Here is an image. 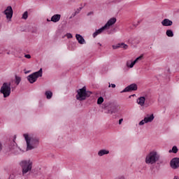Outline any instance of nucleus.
<instances>
[{"mask_svg":"<svg viewBox=\"0 0 179 179\" xmlns=\"http://www.w3.org/2000/svg\"><path fill=\"white\" fill-rule=\"evenodd\" d=\"M24 138L27 142V150H33L40 145V138L37 137H29V134H24Z\"/></svg>","mask_w":179,"mask_h":179,"instance_id":"nucleus-1","label":"nucleus"},{"mask_svg":"<svg viewBox=\"0 0 179 179\" xmlns=\"http://www.w3.org/2000/svg\"><path fill=\"white\" fill-rule=\"evenodd\" d=\"M160 160V155L156 151L150 152L145 157L146 164H155Z\"/></svg>","mask_w":179,"mask_h":179,"instance_id":"nucleus-2","label":"nucleus"},{"mask_svg":"<svg viewBox=\"0 0 179 179\" xmlns=\"http://www.w3.org/2000/svg\"><path fill=\"white\" fill-rule=\"evenodd\" d=\"M20 166L22 168V176H24V174H27L29 171H31V169H33V162L30 159L23 160L20 162Z\"/></svg>","mask_w":179,"mask_h":179,"instance_id":"nucleus-3","label":"nucleus"},{"mask_svg":"<svg viewBox=\"0 0 179 179\" xmlns=\"http://www.w3.org/2000/svg\"><path fill=\"white\" fill-rule=\"evenodd\" d=\"M77 93L76 99L79 101H83L87 97H90L92 95V92L86 90V86L78 90Z\"/></svg>","mask_w":179,"mask_h":179,"instance_id":"nucleus-4","label":"nucleus"},{"mask_svg":"<svg viewBox=\"0 0 179 179\" xmlns=\"http://www.w3.org/2000/svg\"><path fill=\"white\" fill-rule=\"evenodd\" d=\"M43 76V69H40L39 71H36L29 76H27V80L29 83H34L37 81L38 78H41Z\"/></svg>","mask_w":179,"mask_h":179,"instance_id":"nucleus-5","label":"nucleus"},{"mask_svg":"<svg viewBox=\"0 0 179 179\" xmlns=\"http://www.w3.org/2000/svg\"><path fill=\"white\" fill-rule=\"evenodd\" d=\"M0 92L3 94V97H9L10 96V83H4L1 87Z\"/></svg>","mask_w":179,"mask_h":179,"instance_id":"nucleus-6","label":"nucleus"},{"mask_svg":"<svg viewBox=\"0 0 179 179\" xmlns=\"http://www.w3.org/2000/svg\"><path fill=\"white\" fill-rule=\"evenodd\" d=\"M16 136H14V138L13 141L10 142V144L9 145V149L10 152L11 153H14V155H17L19 153V147H17V144L16 143Z\"/></svg>","mask_w":179,"mask_h":179,"instance_id":"nucleus-7","label":"nucleus"},{"mask_svg":"<svg viewBox=\"0 0 179 179\" xmlns=\"http://www.w3.org/2000/svg\"><path fill=\"white\" fill-rule=\"evenodd\" d=\"M105 110H106V114H115L118 113V108L114 104H110L109 106H106Z\"/></svg>","mask_w":179,"mask_h":179,"instance_id":"nucleus-8","label":"nucleus"},{"mask_svg":"<svg viewBox=\"0 0 179 179\" xmlns=\"http://www.w3.org/2000/svg\"><path fill=\"white\" fill-rule=\"evenodd\" d=\"M138 90V85L135 83L131 84L130 85L126 87L120 93H127L129 92H134Z\"/></svg>","mask_w":179,"mask_h":179,"instance_id":"nucleus-9","label":"nucleus"},{"mask_svg":"<svg viewBox=\"0 0 179 179\" xmlns=\"http://www.w3.org/2000/svg\"><path fill=\"white\" fill-rule=\"evenodd\" d=\"M155 120V116L153 114L152 115H147L145 117H144L143 120H142L138 124L139 125H145V124H148V122H152Z\"/></svg>","mask_w":179,"mask_h":179,"instance_id":"nucleus-10","label":"nucleus"},{"mask_svg":"<svg viewBox=\"0 0 179 179\" xmlns=\"http://www.w3.org/2000/svg\"><path fill=\"white\" fill-rule=\"evenodd\" d=\"M3 13L6 15L7 19H12L13 16V9H12V6H8L3 11Z\"/></svg>","mask_w":179,"mask_h":179,"instance_id":"nucleus-11","label":"nucleus"},{"mask_svg":"<svg viewBox=\"0 0 179 179\" xmlns=\"http://www.w3.org/2000/svg\"><path fill=\"white\" fill-rule=\"evenodd\" d=\"M170 166H171V169H173L174 170L178 169V167H179V158L178 157L173 158L170 162Z\"/></svg>","mask_w":179,"mask_h":179,"instance_id":"nucleus-12","label":"nucleus"},{"mask_svg":"<svg viewBox=\"0 0 179 179\" xmlns=\"http://www.w3.org/2000/svg\"><path fill=\"white\" fill-rule=\"evenodd\" d=\"M115 22H117V18L115 17L110 18L104 25L105 29H107V27H110V26H113V24H115Z\"/></svg>","mask_w":179,"mask_h":179,"instance_id":"nucleus-13","label":"nucleus"},{"mask_svg":"<svg viewBox=\"0 0 179 179\" xmlns=\"http://www.w3.org/2000/svg\"><path fill=\"white\" fill-rule=\"evenodd\" d=\"M106 27L103 26L101 28L96 29L95 31V32H94V34H92L94 38H96V37H97V36H99V34H101V33H103V31H104V30H106Z\"/></svg>","mask_w":179,"mask_h":179,"instance_id":"nucleus-14","label":"nucleus"},{"mask_svg":"<svg viewBox=\"0 0 179 179\" xmlns=\"http://www.w3.org/2000/svg\"><path fill=\"white\" fill-rule=\"evenodd\" d=\"M162 24L164 27L173 26V21L170 20L169 19L165 18L164 20L162 21Z\"/></svg>","mask_w":179,"mask_h":179,"instance_id":"nucleus-15","label":"nucleus"},{"mask_svg":"<svg viewBox=\"0 0 179 179\" xmlns=\"http://www.w3.org/2000/svg\"><path fill=\"white\" fill-rule=\"evenodd\" d=\"M139 59H142V56H140V57H137L130 64H129V62H127V66H128V68H134V66L135 65V64H136V62H138V61H139Z\"/></svg>","mask_w":179,"mask_h":179,"instance_id":"nucleus-16","label":"nucleus"},{"mask_svg":"<svg viewBox=\"0 0 179 179\" xmlns=\"http://www.w3.org/2000/svg\"><path fill=\"white\" fill-rule=\"evenodd\" d=\"M61 20V15L59 14H55L51 17V22H53V23H57L59 22Z\"/></svg>","mask_w":179,"mask_h":179,"instance_id":"nucleus-17","label":"nucleus"},{"mask_svg":"<svg viewBox=\"0 0 179 179\" xmlns=\"http://www.w3.org/2000/svg\"><path fill=\"white\" fill-rule=\"evenodd\" d=\"M76 40H78L79 44H85V38H83V36H82V35L77 34L76 35Z\"/></svg>","mask_w":179,"mask_h":179,"instance_id":"nucleus-18","label":"nucleus"},{"mask_svg":"<svg viewBox=\"0 0 179 179\" xmlns=\"http://www.w3.org/2000/svg\"><path fill=\"white\" fill-rule=\"evenodd\" d=\"M146 100V99L145 98V96H141L137 99V103L138 104H139V106H144L145 104V101Z\"/></svg>","mask_w":179,"mask_h":179,"instance_id":"nucleus-19","label":"nucleus"},{"mask_svg":"<svg viewBox=\"0 0 179 179\" xmlns=\"http://www.w3.org/2000/svg\"><path fill=\"white\" fill-rule=\"evenodd\" d=\"M110 153V151L107 150H101L98 152V156L101 157V156H104V155H108Z\"/></svg>","mask_w":179,"mask_h":179,"instance_id":"nucleus-20","label":"nucleus"},{"mask_svg":"<svg viewBox=\"0 0 179 179\" xmlns=\"http://www.w3.org/2000/svg\"><path fill=\"white\" fill-rule=\"evenodd\" d=\"M45 95L46 96V99L50 100V99H52V92H51V91H46L45 92Z\"/></svg>","mask_w":179,"mask_h":179,"instance_id":"nucleus-21","label":"nucleus"},{"mask_svg":"<svg viewBox=\"0 0 179 179\" xmlns=\"http://www.w3.org/2000/svg\"><path fill=\"white\" fill-rule=\"evenodd\" d=\"M166 34L168 37H174V32L171 29L166 30Z\"/></svg>","mask_w":179,"mask_h":179,"instance_id":"nucleus-22","label":"nucleus"},{"mask_svg":"<svg viewBox=\"0 0 179 179\" xmlns=\"http://www.w3.org/2000/svg\"><path fill=\"white\" fill-rule=\"evenodd\" d=\"M15 83L17 85H19L20 82H22V78L20 77L17 76H15Z\"/></svg>","mask_w":179,"mask_h":179,"instance_id":"nucleus-23","label":"nucleus"},{"mask_svg":"<svg viewBox=\"0 0 179 179\" xmlns=\"http://www.w3.org/2000/svg\"><path fill=\"white\" fill-rule=\"evenodd\" d=\"M177 152H178V148L176 145H174L172 149L169 150V153H177Z\"/></svg>","mask_w":179,"mask_h":179,"instance_id":"nucleus-24","label":"nucleus"},{"mask_svg":"<svg viewBox=\"0 0 179 179\" xmlns=\"http://www.w3.org/2000/svg\"><path fill=\"white\" fill-rule=\"evenodd\" d=\"M28 17H29V13H28L27 11H25V12L22 14V19H24V20H26Z\"/></svg>","mask_w":179,"mask_h":179,"instance_id":"nucleus-25","label":"nucleus"},{"mask_svg":"<svg viewBox=\"0 0 179 179\" xmlns=\"http://www.w3.org/2000/svg\"><path fill=\"white\" fill-rule=\"evenodd\" d=\"M103 101H104V98H103V96H100L97 99V104H103Z\"/></svg>","mask_w":179,"mask_h":179,"instance_id":"nucleus-26","label":"nucleus"},{"mask_svg":"<svg viewBox=\"0 0 179 179\" xmlns=\"http://www.w3.org/2000/svg\"><path fill=\"white\" fill-rule=\"evenodd\" d=\"M113 50H117L118 48H121V43H117V45H113Z\"/></svg>","mask_w":179,"mask_h":179,"instance_id":"nucleus-27","label":"nucleus"},{"mask_svg":"<svg viewBox=\"0 0 179 179\" xmlns=\"http://www.w3.org/2000/svg\"><path fill=\"white\" fill-rule=\"evenodd\" d=\"M120 48H124V50H127L128 48V45L124 43H120Z\"/></svg>","mask_w":179,"mask_h":179,"instance_id":"nucleus-28","label":"nucleus"},{"mask_svg":"<svg viewBox=\"0 0 179 179\" xmlns=\"http://www.w3.org/2000/svg\"><path fill=\"white\" fill-rule=\"evenodd\" d=\"M16 176H15V174H11L10 175L8 179H15Z\"/></svg>","mask_w":179,"mask_h":179,"instance_id":"nucleus-29","label":"nucleus"},{"mask_svg":"<svg viewBox=\"0 0 179 179\" xmlns=\"http://www.w3.org/2000/svg\"><path fill=\"white\" fill-rule=\"evenodd\" d=\"M24 57H25V58H27V59H30V58H31V55H30L29 54L25 55H24Z\"/></svg>","mask_w":179,"mask_h":179,"instance_id":"nucleus-30","label":"nucleus"},{"mask_svg":"<svg viewBox=\"0 0 179 179\" xmlns=\"http://www.w3.org/2000/svg\"><path fill=\"white\" fill-rule=\"evenodd\" d=\"M66 37L67 38H72L73 36L71 35V34H67Z\"/></svg>","mask_w":179,"mask_h":179,"instance_id":"nucleus-31","label":"nucleus"},{"mask_svg":"<svg viewBox=\"0 0 179 179\" xmlns=\"http://www.w3.org/2000/svg\"><path fill=\"white\" fill-rule=\"evenodd\" d=\"M108 87H113V89H115V84H110V83H109Z\"/></svg>","mask_w":179,"mask_h":179,"instance_id":"nucleus-32","label":"nucleus"},{"mask_svg":"<svg viewBox=\"0 0 179 179\" xmlns=\"http://www.w3.org/2000/svg\"><path fill=\"white\" fill-rule=\"evenodd\" d=\"M157 164H158V165L163 164V161H160V159H159V161L157 162Z\"/></svg>","mask_w":179,"mask_h":179,"instance_id":"nucleus-33","label":"nucleus"},{"mask_svg":"<svg viewBox=\"0 0 179 179\" xmlns=\"http://www.w3.org/2000/svg\"><path fill=\"white\" fill-rule=\"evenodd\" d=\"M78 13H79V12L76 11L73 14H72V16L75 17V16H76V15H78Z\"/></svg>","mask_w":179,"mask_h":179,"instance_id":"nucleus-34","label":"nucleus"},{"mask_svg":"<svg viewBox=\"0 0 179 179\" xmlns=\"http://www.w3.org/2000/svg\"><path fill=\"white\" fill-rule=\"evenodd\" d=\"M122 121H124V119H120L119 120V125H121V124H122Z\"/></svg>","mask_w":179,"mask_h":179,"instance_id":"nucleus-35","label":"nucleus"},{"mask_svg":"<svg viewBox=\"0 0 179 179\" xmlns=\"http://www.w3.org/2000/svg\"><path fill=\"white\" fill-rule=\"evenodd\" d=\"M2 150V144L0 143V152Z\"/></svg>","mask_w":179,"mask_h":179,"instance_id":"nucleus-36","label":"nucleus"},{"mask_svg":"<svg viewBox=\"0 0 179 179\" xmlns=\"http://www.w3.org/2000/svg\"><path fill=\"white\" fill-rule=\"evenodd\" d=\"M92 12L88 13H87V16H90V15H92Z\"/></svg>","mask_w":179,"mask_h":179,"instance_id":"nucleus-37","label":"nucleus"},{"mask_svg":"<svg viewBox=\"0 0 179 179\" xmlns=\"http://www.w3.org/2000/svg\"><path fill=\"white\" fill-rule=\"evenodd\" d=\"M113 118H117V115H113Z\"/></svg>","mask_w":179,"mask_h":179,"instance_id":"nucleus-38","label":"nucleus"},{"mask_svg":"<svg viewBox=\"0 0 179 179\" xmlns=\"http://www.w3.org/2000/svg\"><path fill=\"white\" fill-rule=\"evenodd\" d=\"M173 179H179L178 176H175Z\"/></svg>","mask_w":179,"mask_h":179,"instance_id":"nucleus-39","label":"nucleus"},{"mask_svg":"<svg viewBox=\"0 0 179 179\" xmlns=\"http://www.w3.org/2000/svg\"><path fill=\"white\" fill-rule=\"evenodd\" d=\"M100 46H101V44L100 43H98Z\"/></svg>","mask_w":179,"mask_h":179,"instance_id":"nucleus-40","label":"nucleus"},{"mask_svg":"<svg viewBox=\"0 0 179 179\" xmlns=\"http://www.w3.org/2000/svg\"><path fill=\"white\" fill-rule=\"evenodd\" d=\"M80 10H82V7L80 8Z\"/></svg>","mask_w":179,"mask_h":179,"instance_id":"nucleus-41","label":"nucleus"},{"mask_svg":"<svg viewBox=\"0 0 179 179\" xmlns=\"http://www.w3.org/2000/svg\"><path fill=\"white\" fill-rule=\"evenodd\" d=\"M48 22H51V20H48Z\"/></svg>","mask_w":179,"mask_h":179,"instance_id":"nucleus-42","label":"nucleus"},{"mask_svg":"<svg viewBox=\"0 0 179 179\" xmlns=\"http://www.w3.org/2000/svg\"><path fill=\"white\" fill-rule=\"evenodd\" d=\"M7 54H8V55H9V54H10L9 52H8Z\"/></svg>","mask_w":179,"mask_h":179,"instance_id":"nucleus-43","label":"nucleus"},{"mask_svg":"<svg viewBox=\"0 0 179 179\" xmlns=\"http://www.w3.org/2000/svg\"><path fill=\"white\" fill-rule=\"evenodd\" d=\"M25 73H29V72H25Z\"/></svg>","mask_w":179,"mask_h":179,"instance_id":"nucleus-44","label":"nucleus"}]
</instances>
